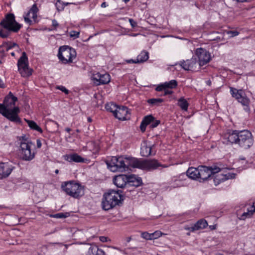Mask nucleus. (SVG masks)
Masks as SVG:
<instances>
[{"instance_id": "1", "label": "nucleus", "mask_w": 255, "mask_h": 255, "mask_svg": "<svg viewBox=\"0 0 255 255\" xmlns=\"http://www.w3.org/2000/svg\"><path fill=\"white\" fill-rule=\"evenodd\" d=\"M227 144H236L245 149L250 148L254 144V137L252 132L247 129H228L223 135Z\"/></svg>"}, {"instance_id": "2", "label": "nucleus", "mask_w": 255, "mask_h": 255, "mask_svg": "<svg viewBox=\"0 0 255 255\" xmlns=\"http://www.w3.org/2000/svg\"><path fill=\"white\" fill-rule=\"evenodd\" d=\"M135 194V191L133 190L124 191L110 189L103 195L102 201V208L105 211H108L117 205L121 206L126 197L131 198Z\"/></svg>"}, {"instance_id": "3", "label": "nucleus", "mask_w": 255, "mask_h": 255, "mask_svg": "<svg viewBox=\"0 0 255 255\" xmlns=\"http://www.w3.org/2000/svg\"><path fill=\"white\" fill-rule=\"evenodd\" d=\"M0 25L5 29L0 30V37L3 38L8 37L11 32H17L22 27V25L16 21L15 16L12 13H9L0 22Z\"/></svg>"}, {"instance_id": "4", "label": "nucleus", "mask_w": 255, "mask_h": 255, "mask_svg": "<svg viewBox=\"0 0 255 255\" xmlns=\"http://www.w3.org/2000/svg\"><path fill=\"white\" fill-rule=\"evenodd\" d=\"M61 189L67 195L76 199L79 198L84 194V187L74 180L63 182Z\"/></svg>"}, {"instance_id": "5", "label": "nucleus", "mask_w": 255, "mask_h": 255, "mask_svg": "<svg viewBox=\"0 0 255 255\" xmlns=\"http://www.w3.org/2000/svg\"><path fill=\"white\" fill-rule=\"evenodd\" d=\"M222 168L217 165L211 166L200 165L198 166V181L204 182L209 179H211L212 175L222 171Z\"/></svg>"}, {"instance_id": "6", "label": "nucleus", "mask_w": 255, "mask_h": 255, "mask_svg": "<svg viewBox=\"0 0 255 255\" xmlns=\"http://www.w3.org/2000/svg\"><path fill=\"white\" fill-rule=\"evenodd\" d=\"M77 56L75 49L67 45L61 46L59 48L57 56L63 64L73 63Z\"/></svg>"}, {"instance_id": "7", "label": "nucleus", "mask_w": 255, "mask_h": 255, "mask_svg": "<svg viewBox=\"0 0 255 255\" xmlns=\"http://www.w3.org/2000/svg\"><path fill=\"white\" fill-rule=\"evenodd\" d=\"M125 156H112L105 161L108 168L112 172L126 170Z\"/></svg>"}, {"instance_id": "8", "label": "nucleus", "mask_w": 255, "mask_h": 255, "mask_svg": "<svg viewBox=\"0 0 255 255\" xmlns=\"http://www.w3.org/2000/svg\"><path fill=\"white\" fill-rule=\"evenodd\" d=\"M230 92L232 97L236 98L244 107V110L248 113H250L251 111L250 107V100L244 92L242 90H237L236 88L230 87Z\"/></svg>"}, {"instance_id": "9", "label": "nucleus", "mask_w": 255, "mask_h": 255, "mask_svg": "<svg viewBox=\"0 0 255 255\" xmlns=\"http://www.w3.org/2000/svg\"><path fill=\"white\" fill-rule=\"evenodd\" d=\"M18 69L23 77L32 75V70L28 67V60L25 52H23L17 61Z\"/></svg>"}, {"instance_id": "10", "label": "nucleus", "mask_w": 255, "mask_h": 255, "mask_svg": "<svg viewBox=\"0 0 255 255\" xmlns=\"http://www.w3.org/2000/svg\"><path fill=\"white\" fill-rule=\"evenodd\" d=\"M32 143H20L19 153L20 158L24 161H31L34 157L35 152L32 151Z\"/></svg>"}, {"instance_id": "11", "label": "nucleus", "mask_w": 255, "mask_h": 255, "mask_svg": "<svg viewBox=\"0 0 255 255\" xmlns=\"http://www.w3.org/2000/svg\"><path fill=\"white\" fill-rule=\"evenodd\" d=\"M195 55L198 59V64L199 67H202L208 63L211 59V56L209 51L203 48H197L195 51Z\"/></svg>"}, {"instance_id": "12", "label": "nucleus", "mask_w": 255, "mask_h": 255, "mask_svg": "<svg viewBox=\"0 0 255 255\" xmlns=\"http://www.w3.org/2000/svg\"><path fill=\"white\" fill-rule=\"evenodd\" d=\"M141 169L147 171H152L157 169L159 167L166 168L168 166L162 164L155 159H142Z\"/></svg>"}, {"instance_id": "13", "label": "nucleus", "mask_w": 255, "mask_h": 255, "mask_svg": "<svg viewBox=\"0 0 255 255\" xmlns=\"http://www.w3.org/2000/svg\"><path fill=\"white\" fill-rule=\"evenodd\" d=\"M128 175L125 174H120L115 176L113 178V183L118 187L122 188V190H130L131 189L128 188ZM134 190V189H132ZM136 192V191L134 190Z\"/></svg>"}, {"instance_id": "14", "label": "nucleus", "mask_w": 255, "mask_h": 255, "mask_svg": "<svg viewBox=\"0 0 255 255\" xmlns=\"http://www.w3.org/2000/svg\"><path fill=\"white\" fill-rule=\"evenodd\" d=\"M92 80L95 85L99 86L108 84L110 82L111 78L108 73L101 74L98 72L93 75Z\"/></svg>"}, {"instance_id": "15", "label": "nucleus", "mask_w": 255, "mask_h": 255, "mask_svg": "<svg viewBox=\"0 0 255 255\" xmlns=\"http://www.w3.org/2000/svg\"><path fill=\"white\" fill-rule=\"evenodd\" d=\"M172 186L173 188L186 187L188 185V178L184 173L180 174L178 176L174 177L172 179Z\"/></svg>"}, {"instance_id": "16", "label": "nucleus", "mask_w": 255, "mask_h": 255, "mask_svg": "<svg viewBox=\"0 0 255 255\" xmlns=\"http://www.w3.org/2000/svg\"><path fill=\"white\" fill-rule=\"evenodd\" d=\"M20 111L17 107H14L12 109H8L4 117L6 118L11 122L16 124H21L20 118L18 117V114Z\"/></svg>"}, {"instance_id": "17", "label": "nucleus", "mask_w": 255, "mask_h": 255, "mask_svg": "<svg viewBox=\"0 0 255 255\" xmlns=\"http://www.w3.org/2000/svg\"><path fill=\"white\" fill-rule=\"evenodd\" d=\"M236 176V174L235 173H227L219 174L218 173V174L216 173L212 175L211 179H213L214 184L217 186L227 180L235 178Z\"/></svg>"}, {"instance_id": "18", "label": "nucleus", "mask_w": 255, "mask_h": 255, "mask_svg": "<svg viewBox=\"0 0 255 255\" xmlns=\"http://www.w3.org/2000/svg\"><path fill=\"white\" fill-rule=\"evenodd\" d=\"M128 108L126 106H118L114 111V117L121 121H125L129 118Z\"/></svg>"}, {"instance_id": "19", "label": "nucleus", "mask_w": 255, "mask_h": 255, "mask_svg": "<svg viewBox=\"0 0 255 255\" xmlns=\"http://www.w3.org/2000/svg\"><path fill=\"white\" fill-rule=\"evenodd\" d=\"M198 63L196 58L192 57L190 59L180 61L179 65L185 70L195 71L197 69Z\"/></svg>"}, {"instance_id": "20", "label": "nucleus", "mask_w": 255, "mask_h": 255, "mask_svg": "<svg viewBox=\"0 0 255 255\" xmlns=\"http://www.w3.org/2000/svg\"><path fill=\"white\" fill-rule=\"evenodd\" d=\"M14 168L12 164L8 163H0V179L8 177Z\"/></svg>"}, {"instance_id": "21", "label": "nucleus", "mask_w": 255, "mask_h": 255, "mask_svg": "<svg viewBox=\"0 0 255 255\" xmlns=\"http://www.w3.org/2000/svg\"><path fill=\"white\" fill-rule=\"evenodd\" d=\"M126 167L127 170L129 167L141 169L142 159H139L134 157L125 156Z\"/></svg>"}, {"instance_id": "22", "label": "nucleus", "mask_w": 255, "mask_h": 255, "mask_svg": "<svg viewBox=\"0 0 255 255\" xmlns=\"http://www.w3.org/2000/svg\"><path fill=\"white\" fill-rule=\"evenodd\" d=\"M142 184V180L141 177L134 174L128 175V189L131 187H138Z\"/></svg>"}, {"instance_id": "23", "label": "nucleus", "mask_w": 255, "mask_h": 255, "mask_svg": "<svg viewBox=\"0 0 255 255\" xmlns=\"http://www.w3.org/2000/svg\"><path fill=\"white\" fill-rule=\"evenodd\" d=\"M63 157L65 160L69 162L85 163L87 160L86 159L83 158L76 153L65 154L63 156Z\"/></svg>"}, {"instance_id": "24", "label": "nucleus", "mask_w": 255, "mask_h": 255, "mask_svg": "<svg viewBox=\"0 0 255 255\" xmlns=\"http://www.w3.org/2000/svg\"><path fill=\"white\" fill-rule=\"evenodd\" d=\"M151 145H148L146 142H144L141 145L140 154L142 156L148 157L150 155H154L155 151L152 152Z\"/></svg>"}, {"instance_id": "25", "label": "nucleus", "mask_w": 255, "mask_h": 255, "mask_svg": "<svg viewBox=\"0 0 255 255\" xmlns=\"http://www.w3.org/2000/svg\"><path fill=\"white\" fill-rule=\"evenodd\" d=\"M17 98L14 96L11 92L6 96L3 101V104L5 105L7 109H10L12 106L15 107V102L17 101Z\"/></svg>"}, {"instance_id": "26", "label": "nucleus", "mask_w": 255, "mask_h": 255, "mask_svg": "<svg viewBox=\"0 0 255 255\" xmlns=\"http://www.w3.org/2000/svg\"><path fill=\"white\" fill-rule=\"evenodd\" d=\"M154 117L152 115L145 116L141 122L140 128L142 132H144L146 130V127L147 125L151 124L154 121Z\"/></svg>"}, {"instance_id": "27", "label": "nucleus", "mask_w": 255, "mask_h": 255, "mask_svg": "<svg viewBox=\"0 0 255 255\" xmlns=\"http://www.w3.org/2000/svg\"><path fill=\"white\" fill-rule=\"evenodd\" d=\"M198 167L194 168L192 167L188 168L185 174L187 175L188 179L190 178L192 179L198 180Z\"/></svg>"}, {"instance_id": "28", "label": "nucleus", "mask_w": 255, "mask_h": 255, "mask_svg": "<svg viewBox=\"0 0 255 255\" xmlns=\"http://www.w3.org/2000/svg\"><path fill=\"white\" fill-rule=\"evenodd\" d=\"M208 226L207 222L204 219H200L194 224L193 230H199L206 228Z\"/></svg>"}, {"instance_id": "29", "label": "nucleus", "mask_w": 255, "mask_h": 255, "mask_svg": "<svg viewBox=\"0 0 255 255\" xmlns=\"http://www.w3.org/2000/svg\"><path fill=\"white\" fill-rule=\"evenodd\" d=\"M177 105L182 110L187 111L189 107L188 101L184 98L181 97L177 101Z\"/></svg>"}, {"instance_id": "30", "label": "nucleus", "mask_w": 255, "mask_h": 255, "mask_svg": "<svg viewBox=\"0 0 255 255\" xmlns=\"http://www.w3.org/2000/svg\"><path fill=\"white\" fill-rule=\"evenodd\" d=\"M149 58L148 52L146 51H142L137 57V62L138 63H143L147 61Z\"/></svg>"}, {"instance_id": "31", "label": "nucleus", "mask_w": 255, "mask_h": 255, "mask_svg": "<svg viewBox=\"0 0 255 255\" xmlns=\"http://www.w3.org/2000/svg\"><path fill=\"white\" fill-rule=\"evenodd\" d=\"M24 120L31 129L38 131L40 133L42 132V129L41 128L39 127L35 122L33 121L26 120L25 119Z\"/></svg>"}, {"instance_id": "32", "label": "nucleus", "mask_w": 255, "mask_h": 255, "mask_svg": "<svg viewBox=\"0 0 255 255\" xmlns=\"http://www.w3.org/2000/svg\"><path fill=\"white\" fill-rule=\"evenodd\" d=\"M163 101L161 98H152L147 100V102L151 106H159Z\"/></svg>"}, {"instance_id": "33", "label": "nucleus", "mask_w": 255, "mask_h": 255, "mask_svg": "<svg viewBox=\"0 0 255 255\" xmlns=\"http://www.w3.org/2000/svg\"><path fill=\"white\" fill-rule=\"evenodd\" d=\"M164 83V86L166 89H174L177 86V82L175 80H172L169 82H166Z\"/></svg>"}, {"instance_id": "34", "label": "nucleus", "mask_w": 255, "mask_h": 255, "mask_svg": "<svg viewBox=\"0 0 255 255\" xmlns=\"http://www.w3.org/2000/svg\"><path fill=\"white\" fill-rule=\"evenodd\" d=\"M69 216L68 213H59L55 214H51L49 215L50 217L54 218H65Z\"/></svg>"}, {"instance_id": "35", "label": "nucleus", "mask_w": 255, "mask_h": 255, "mask_svg": "<svg viewBox=\"0 0 255 255\" xmlns=\"http://www.w3.org/2000/svg\"><path fill=\"white\" fill-rule=\"evenodd\" d=\"M118 106L114 103L107 104L105 106L106 109L111 113H113L114 115V111L117 109Z\"/></svg>"}, {"instance_id": "36", "label": "nucleus", "mask_w": 255, "mask_h": 255, "mask_svg": "<svg viewBox=\"0 0 255 255\" xmlns=\"http://www.w3.org/2000/svg\"><path fill=\"white\" fill-rule=\"evenodd\" d=\"M99 250L100 249L97 246H92L89 249L88 253L90 255H96Z\"/></svg>"}, {"instance_id": "37", "label": "nucleus", "mask_w": 255, "mask_h": 255, "mask_svg": "<svg viewBox=\"0 0 255 255\" xmlns=\"http://www.w3.org/2000/svg\"><path fill=\"white\" fill-rule=\"evenodd\" d=\"M151 240L158 238L162 235V233L160 231H156L153 233L150 234Z\"/></svg>"}, {"instance_id": "38", "label": "nucleus", "mask_w": 255, "mask_h": 255, "mask_svg": "<svg viewBox=\"0 0 255 255\" xmlns=\"http://www.w3.org/2000/svg\"><path fill=\"white\" fill-rule=\"evenodd\" d=\"M31 13L30 12V11H29L25 15H24L23 17H24V21L27 23H28L29 25H31L33 24L32 23V21L29 18V17H30V14Z\"/></svg>"}, {"instance_id": "39", "label": "nucleus", "mask_w": 255, "mask_h": 255, "mask_svg": "<svg viewBox=\"0 0 255 255\" xmlns=\"http://www.w3.org/2000/svg\"><path fill=\"white\" fill-rule=\"evenodd\" d=\"M8 109L3 104H0V113L3 116L5 115Z\"/></svg>"}, {"instance_id": "40", "label": "nucleus", "mask_w": 255, "mask_h": 255, "mask_svg": "<svg viewBox=\"0 0 255 255\" xmlns=\"http://www.w3.org/2000/svg\"><path fill=\"white\" fill-rule=\"evenodd\" d=\"M8 42V44L5 45L6 51H8L9 50L11 49V48H13L14 47L17 46V44L15 43H11L10 42Z\"/></svg>"}, {"instance_id": "41", "label": "nucleus", "mask_w": 255, "mask_h": 255, "mask_svg": "<svg viewBox=\"0 0 255 255\" xmlns=\"http://www.w3.org/2000/svg\"><path fill=\"white\" fill-rule=\"evenodd\" d=\"M141 236L142 238L145 240H151L150 234L146 232H142L141 234Z\"/></svg>"}, {"instance_id": "42", "label": "nucleus", "mask_w": 255, "mask_h": 255, "mask_svg": "<svg viewBox=\"0 0 255 255\" xmlns=\"http://www.w3.org/2000/svg\"><path fill=\"white\" fill-rule=\"evenodd\" d=\"M227 33L230 35V37H233L239 34V32L237 30H230L227 31Z\"/></svg>"}, {"instance_id": "43", "label": "nucleus", "mask_w": 255, "mask_h": 255, "mask_svg": "<svg viewBox=\"0 0 255 255\" xmlns=\"http://www.w3.org/2000/svg\"><path fill=\"white\" fill-rule=\"evenodd\" d=\"M80 34V32L72 30L70 32V36L71 37H73L74 39L77 38L79 37Z\"/></svg>"}, {"instance_id": "44", "label": "nucleus", "mask_w": 255, "mask_h": 255, "mask_svg": "<svg viewBox=\"0 0 255 255\" xmlns=\"http://www.w3.org/2000/svg\"><path fill=\"white\" fill-rule=\"evenodd\" d=\"M160 123V120H155V119L153 121L150 125V128H152L157 127Z\"/></svg>"}, {"instance_id": "45", "label": "nucleus", "mask_w": 255, "mask_h": 255, "mask_svg": "<svg viewBox=\"0 0 255 255\" xmlns=\"http://www.w3.org/2000/svg\"><path fill=\"white\" fill-rule=\"evenodd\" d=\"M8 42H3L2 44L0 45V53L2 54H4L5 53V45H7Z\"/></svg>"}, {"instance_id": "46", "label": "nucleus", "mask_w": 255, "mask_h": 255, "mask_svg": "<svg viewBox=\"0 0 255 255\" xmlns=\"http://www.w3.org/2000/svg\"><path fill=\"white\" fill-rule=\"evenodd\" d=\"M38 11V9L37 7L36 4H34L31 7L29 11L31 13H37Z\"/></svg>"}, {"instance_id": "47", "label": "nucleus", "mask_w": 255, "mask_h": 255, "mask_svg": "<svg viewBox=\"0 0 255 255\" xmlns=\"http://www.w3.org/2000/svg\"><path fill=\"white\" fill-rule=\"evenodd\" d=\"M19 140L20 143H32L31 141H30L28 140L27 138L25 136H22L19 137Z\"/></svg>"}, {"instance_id": "48", "label": "nucleus", "mask_w": 255, "mask_h": 255, "mask_svg": "<svg viewBox=\"0 0 255 255\" xmlns=\"http://www.w3.org/2000/svg\"><path fill=\"white\" fill-rule=\"evenodd\" d=\"M166 89L165 86H164V83L161 84L160 85H158L155 88V90L156 91H164Z\"/></svg>"}, {"instance_id": "49", "label": "nucleus", "mask_w": 255, "mask_h": 255, "mask_svg": "<svg viewBox=\"0 0 255 255\" xmlns=\"http://www.w3.org/2000/svg\"><path fill=\"white\" fill-rule=\"evenodd\" d=\"M57 89L64 92L66 94H68L69 91L68 89H67L64 86H59L57 87Z\"/></svg>"}, {"instance_id": "50", "label": "nucleus", "mask_w": 255, "mask_h": 255, "mask_svg": "<svg viewBox=\"0 0 255 255\" xmlns=\"http://www.w3.org/2000/svg\"><path fill=\"white\" fill-rule=\"evenodd\" d=\"M128 21L131 25V26L132 28H134L136 27H137V22L135 21L132 18H129Z\"/></svg>"}, {"instance_id": "51", "label": "nucleus", "mask_w": 255, "mask_h": 255, "mask_svg": "<svg viewBox=\"0 0 255 255\" xmlns=\"http://www.w3.org/2000/svg\"><path fill=\"white\" fill-rule=\"evenodd\" d=\"M125 61L127 63H138V62H137L136 59L135 60H133V59L126 60Z\"/></svg>"}, {"instance_id": "52", "label": "nucleus", "mask_w": 255, "mask_h": 255, "mask_svg": "<svg viewBox=\"0 0 255 255\" xmlns=\"http://www.w3.org/2000/svg\"><path fill=\"white\" fill-rule=\"evenodd\" d=\"M100 241L103 243H105L108 241V238L105 236L100 237Z\"/></svg>"}, {"instance_id": "53", "label": "nucleus", "mask_w": 255, "mask_h": 255, "mask_svg": "<svg viewBox=\"0 0 255 255\" xmlns=\"http://www.w3.org/2000/svg\"><path fill=\"white\" fill-rule=\"evenodd\" d=\"M52 26L55 28L53 29H56V27L59 25L58 23L55 19H53L52 21Z\"/></svg>"}, {"instance_id": "54", "label": "nucleus", "mask_w": 255, "mask_h": 255, "mask_svg": "<svg viewBox=\"0 0 255 255\" xmlns=\"http://www.w3.org/2000/svg\"><path fill=\"white\" fill-rule=\"evenodd\" d=\"M193 227H194V225H193L191 227H188L187 226H186L184 227V229L186 230H188V231L193 232L196 231V230H192V228Z\"/></svg>"}, {"instance_id": "55", "label": "nucleus", "mask_w": 255, "mask_h": 255, "mask_svg": "<svg viewBox=\"0 0 255 255\" xmlns=\"http://www.w3.org/2000/svg\"><path fill=\"white\" fill-rule=\"evenodd\" d=\"M164 91V95H171L173 93V91L172 90H167L166 89H165Z\"/></svg>"}, {"instance_id": "56", "label": "nucleus", "mask_w": 255, "mask_h": 255, "mask_svg": "<svg viewBox=\"0 0 255 255\" xmlns=\"http://www.w3.org/2000/svg\"><path fill=\"white\" fill-rule=\"evenodd\" d=\"M69 4V3L67 2V3H64V5H62L60 8H59L58 7V3H57L56 4V6L57 7V8L58 10H63L65 7V5H67Z\"/></svg>"}, {"instance_id": "57", "label": "nucleus", "mask_w": 255, "mask_h": 255, "mask_svg": "<svg viewBox=\"0 0 255 255\" xmlns=\"http://www.w3.org/2000/svg\"><path fill=\"white\" fill-rule=\"evenodd\" d=\"M36 145L38 148H40L41 147L42 143L41 140L39 139H37L36 140Z\"/></svg>"}, {"instance_id": "58", "label": "nucleus", "mask_w": 255, "mask_h": 255, "mask_svg": "<svg viewBox=\"0 0 255 255\" xmlns=\"http://www.w3.org/2000/svg\"><path fill=\"white\" fill-rule=\"evenodd\" d=\"M32 18H33L34 22L35 23L37 22V13H32Z\"/></svg>"}, {"instance_id": "59", "label": "nucleus", "mask_w": 255, "mask_h": 255, "mask_svg": "<svg viewBox=\"0 0 255 255\" xmlns=\"http://www.w3.org/2000/svg\"><path fill=\"white\" fill-rule=\"evenodd\" d=\"M96 255H105V253L102 249H100L96 254Z\"/></svg>"}, {"instance_id": "60", "label": "nucleus", "mask_w": 255, "mask_h": 255, "mask_svg": "<svg viewBox=\"0 0 255 255\" xmlns=\"http://www.w3.org/2000/svg\"><path fill=\"white\" fill-rule=\"evenodd\" d=\"M108 6V4H107L106 2H103L101 4V7H106Z\"/></svg>"}, {"instance_id": "61", "label": "nucleus", "mask_w": 255, "mask_h": 255, "mask_svg": "<svg viewBox=\"0 0 255 255\" xmlns=\"http://www.w3.org/2000/svg\"><path fill=\"white\" fill-rule=\"evenodd\" d=\"M4 84L2 80L0 79V88H4Z\"/></svg>"}, {"instance_id": "62", "label": "nucleus", "mask_w": 255, "mask_h": 255, "mask_svg": "<svg viewBox=\"0 0 255 255\" xmlns=\"http://www.w3.org/2000/svg\"><path fill=\"white\" fill-rule=\"evenodd\" d=\"M211 83H212V82L210 80H209L206 81V84L210 86L211 85Z\"/></svg>"}, {"instance_id": "63", "label": "nucleus", "mask_w": 255, "mask_h": 255, "mask_svg": "<svg viewBox=\"0 0 255 255\" xmlns=\"http://www.w3.org/2000/svg\"><path fill=\"white\" fill-rule=\"evenodd\" d=\"M65 130L68 132H70V131L71 130V129L69 128H65Z\"/></svg>"}, {"instance_id": "64", "label": "nucleus", "mask_w": 255, "mask_h": 255, "mask_svg": "<svg viewBox=\"0 0 255 255\" xmlns=\"http://www.w3.org/2000/svg\"><path fill=\"white\" fill-rule=\"evenodd\" d=\"M210 228L211 229V230H214L216 229V226L214 225V226H210Z\"/></svg>"}]
</instances>
